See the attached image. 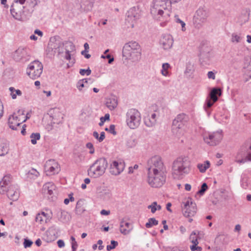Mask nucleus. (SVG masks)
Listing matches in <instances>:
<instances>
[{
	"label": "nucleus",
	"mask_w": 251,
	"mask_h": 251,
	"mask_svg": "<svg viewBox=\"0 0 251 251\" xmlns=\"http://www.w3.org/2000/svg\"><path fill=\"white\" fill-rule=\"evenodd\" d=\"M148 182L152 187L159 188L166 182V168L161 158L154 156L151 158L147 163Z\"/></svg>",
	"instance_id": "f257e3e1"
},
{
	"label": "nucleus",
	"mask_w": 251,
	"mask_h": 251,
	"mask_svg": "<svg viewBox=\"0 0 251 251\" xmlns=\"http://www.w3.org/2000/svg\"><path fill=\"white\" fill-rule=\"evenodd\" d=\"M172 175L175 178L181 179L190 172V162L187 157H179L172 165Z\"/></svg>",
	"instance_id": "f03ea898"
},
{
	"label": "nucleus",
	"mask_w": 251,
	"mask_h": 251,
	"mask_svg": "<svg viewBox=\"0 0 251 251\" xmlns=\"http://www.w3.org/2000/svg\"><path fill=\"white\" fill-rule=\"evenodd\" d=\"M11 181V176L6 175L0 181V193L1 194L7 193L8 198L13 201H17L19 197L18 187L17 185L9 186Z\"/></svg>",
	"instance_id": "7ed1b4c3"
},
{
	"label": "nucleus",
	"mask_w": 251,
	"mask_h": 251,
	"mask_svg": "<svg viewBox=\"0 0 251 251\" xmlns=\"http://www.w3.org/2000/svg\"><path fill=\"white\" fill-rule=\"evenodd\" d=\"M108 166L107 161L105 158L100 157L97 159L88 170V175L94 178L102 176Z\"/></svg>",
	"instance_id": "20e7f679"
},
{
	"label": "nucleus",
	"mask_w": 251,
	"mask_h": 251,
	"mask_svg": "<svg viewBox=\"0 0 251 251\" xmlns=\"http://www.w3.org/2000/svg\"><path fill=\"white\" fill-rule=\"evenodd\" d=\"M63 47L64 44L59 36L51 37L46 50V54L50 58L53 56L56 52L60 54L63 51Z\"/></svg>",
	"instance_id": "39448f33"
},
{
	"label": "nucleus",
	"mask_w": 251,
	"mask_h": 251,
	"mask_svg": "<svg viewBox=\"0 0 251 251\" xmlns=\"http://www.w3.org/2000/svg\"><path fill=\"white\" fill-rule=\"evenodd\" d=\"M189 120V116L183 113L177 115L172 123V131L173 134L178 137L183 134L182 128Z\"/></svg>",
	"instance_id": "423d86ee"
},
{
	"label": "nucleus",
	"mask_w": 251,
	"mask_h": 251,
	"mask_svg": "<svg viewBox=\"0 0 251 251\" xmlns=\"http://www.w3.org/2000/svg\"><path fill=\"white\" fill-rule=\"evenodd\" d=\"M140 113L136 109L131 108L128 110L126 114V123L131 129L138 127L141 122Z\"/></svg>",
	"instance_id": "0eeeda50"
},
{
	"label": "nucleus",
	"mask_w": 251,
	"mask_h": 251,
	"mask_svg": "<svg viewBox=\"0 0 251 251\" xmlns=\"http://www.w3.org/2000/svg\"><path fill=\"white\" fill-rule=\"evenodd\" d=\"M170 0H153V5L151 8V13L153 16L162 15L164 10L171 8Z\"/></svg>",
	"instance_id": "6e6552de"
},
{
	"label": "nucleus",
	"mask_w": 251,
	"mask_h": 251,
	"mask_svg": "<svg viewBox=\"0 0 251 251\" xmlns=\"http://www.w3.org/2000/svg\"><path fill=\"white\" fill-rule=\"evenodd\" d=\"M140 46L135 41H131L126 44L123 49V56L127 58L132 57L134 53H135L136 58H140L141 56Z\"/></svg>",
	"instance_id": "1a4fd4ad"
},
{
	"label": "nucleus",
	"mask_w": 251,
	"mask_h": 251,
	"mask_svg": "<svg viewBox=\"0 0 251 251\" xmlns=\"http://www.w3.org/2000/svg\"><path fill=\"white\" fill-rule=\"evenodd\" d=\"M42 193L51 201L57 199L56 187L53 182L46 183L43 186Z\"/></svg>",
	"instance_id": "9d476101"
},
{
	"label": "nucleus",
	"mask_w": 251,
	"mask_h": 251,
	"mask_svg": "<svg viewBox=\"0 0 251 251\" xmlns=\"http://www.w3.org/2000/svg\"><path fill=\"white\" fill-rule=\"evenodd\" d=\"M208 13L203 8H199L194 16L193 23L195 27L200 29L206 21Z\"/></svg>",
	"instance_id": "9b49d317"
},
{
	"label": "nucleus",
	"mask_w": 251,
	"mask_h": 251,
	"mask_svg": "<svg viewBox=\"0 0 251 251\" xmlns=\"http://www.w3.org/2000/svg\"><path fill=\"white\" fill-rule=\"evenodd\" d=\"M182 203L184 204V206L182 207L183 215L186 217L193 216L196 214L197 211L195 203L192 202L191 199H189Z\"/></svg>",
	"instance_id": "f8f14e48"
},
{
	"label": "nucleus",
	"mask_w": 251,
	"mask_h": 251,
	"mask_svg": "<svg viewBox=\"0 0 251 251\" xmlns=\"http://www.w3.org/2000/svg\"><path fill=\"white\" fill-rule=\"evenodd\" d=\"M222 138L221 134L219 132L208 133L203 136L204 142L210 146H216L220 142Z\"/></svg>",
	"instance_id": "ddd939ff"
},
{
	"label": "nucleus",
	"mask_w": 251,
	"mask_h": 251,
	"mask_svg": "<svg viewBox=\"0 0 251 251\" xmlns=\"http://www.w3.org/2000/svg\"><path fill=\"white\" fill-rule=\"evenodd\" d=\"M211 49L206 45H201L200 47V61L201 63L209 64V61L211 56Z\"/></svg>",
	"instance_id": "4468645a"
},
{
	"label": "nucleus",
	"mask_w": 251,
	"mask_h": 251,
	"mask_svg": "<svg viewBox=\"0 0 251 251\" xmlns=\"http://www.w3.org/2000/svg\"><path fill=\"white\" fill-rule=\"evenodd\" d=\"M45 169L47 175L50 176L58 173L60 168L58 164L54 160H48L45 165Z\"/></svg>",
	"instance_id": "2eb2a0df"
},
{
	"label": "nucleus",
	"mask_w": 251,
	"mask_h": 251,
	"mask_svg": "<svg viewBox=\"0 0 251 251\" xmlns=\"http://www.w3.org/2000/svg\"><path fill=\"white\" fill-rule=\"evenodd\" d=\"M125 168V163L124 161H113L110 165V173L113 175L117 176L120 175Z\"/></svg>",
	"instance_id": "dca6fc26"
},
{
	"label": "nucleus",
	"mask_w": 251,
	"mask_h": 251,
	"mask_svg": "<svg viewBox=\"0 0 251 251\" xmlns=\"http://www.w3.org/2000/svg\"><path fill=\"white\" fill-rule=\"evenodd\" d=\"M48 115L51 119V123L59 124L62 121L63 114L57 108L50 109L48 113Z\"/></svg>",
	"instance_id": "f3484780"
},
{
	"label": "nucleus",
	"mask_w": 251,
	"mask_h": 251,
	"mask_svg": "<svg viewBox=\"0 0 251 251\" xmlns=\"http://www.w3.org/2000/svg\"><path fill=\"white\" fill-rule=\"evenodd\" d=\"M160 45L164 50H169L172 47L174 40L170 34H163L160 39Z\"/></svg>",
	"instance_id": "a211bd4d"
},
{
	"label": "nucleus",
	"mask_w": 251,
	"mask_h": 251,
	"mask_svg": "<svg viewBox=\"0 0 251 251\" xmlns=\"http://www.w3.org/2000/svg\"><path fill=\"white\" fill-rule=\"evenodd\" d=\"M43 66L41 62L38 60L32 61V79L39 77L43 72Z\"/></svg>",
	"instance_id": "6ab92c4d"
},
{
	"label": "nucleus",
	"mask_w": 251,
	"mask_h": 251,
	"mask_svg": "<svg viewBox=\"0 0 251 251\" xmlns=\"http://www.w3.org/2000/svg\"><path fill=\"white\" fill-rule=\"evenodd\" d=\"M127 18L126 21L133 22L140 18L139 10L136 7H131L126 13Z\"/></svg>",
	"instance_id": "aec40b11"
},
{
	"label": "nucleus",
	"mask_w": 251,
	"mask_h": 251,
	"mask_svg": "<svg viewBox=\"0 0 251 251\" xmlns=\"http://www.w3.org/2000/svg\"><path fill=\"white\" fill-rule=\"evenodd\" d=\"M8 125L9 127L13 130H18L19 128H21V125L18 121L16 114H13L9 117Z\"/></svg>",
	"instance_id": "412c9836"
},
{
	"label": "nucleus",
	"mask_w": 251,
	"mask_h": 251,
	"mask_svg": "<svg viewBox=\"0 0 251 251\" xmlns=\"http://www.w3.org/2000/svg\"><path fill=\"white\" fill-rule=\"evenodd\" d=\"M133 229L132 224L128 221L123 219L120 222V230L124 235L128 234Z\"/></svg>",
	"instance_id": "4be33fe9"
},
{
	"label": "nucleus",
	"mask_w": 251,
	"mask_h": 251,
	"mask_svg": "<svg viewBox=\"0 0 251 251\" xmlns=\"http://www.w3.org/2000/svg\"><path fill=\"white\" fill-rule=\"evenodd\" d=\"M21 7L24 8V6H21V5H19L17 3H14L11 5L10 12L15 19L17 20L21 19V13L22 12Z\"/></svg>",
	"instance_id": "5701e85b"
},
{
	"label": "nucleus",
	"mask_w": 251,
	"mask_h": 251,
	"mask_svg": "<svg viewBox=\"0 0 251 251\" xmlns=\"http://www.w3.org/2000/svg\"><path fill=\"white\" fill-rule=\"evenodd\" d=\"M27 49L24 48H19L13 53V57L14 59L16 61L25 58L27 55Z\"/></svg>",
	"instance_id": "b1692460"
},
{
	"label": "nucleus",
	"mask_w": 251,
	"mask_h": 251,
	"mask_svg": "<svg viewBox=\"0 0 251 251\" xmlns=\"http://www.w3.org/2000/svg\"><path fill=\"white\" fill-rule=\"evenodd\" d=\"M9 151L8 141L4 139H0V156L6 154Z\"/></svg>",
	"instance_id": "393cba45"
},
{
	"label": "nucleus",
	"mask_w": 251,
	"mask_h": 251,
	"mask_svg": "<svg viewBox=\"0 0 251 251\" xmlns=\"http://www.w3.org/2000/svg\"><path fill=\"white\" fill-rule=\"evenodd\" d=\"M57 218L58 220L62 222H67L70 220V215L65 210H59L57 213Z\"/></svg>",
	"instance_id": "a878e982"
},
{
	"label": "nucleus",
	"mask_w": 251,
	"mask_h": 251,
	"mask_svg": "<svg viewBox=\"0 0 251 251\" xmlns=\"http://www.w3.org/2000/svg\"><path fill=\"white\" fill-rule=\"evenodd\" d=\"M222 94L221 89L218 87H215L212 89L209 93V98L216 102L218 100V97Z\"/></svg>",
	"instance_id": "bb28decb"
},
{
	"label": "nucleus",
	"mask_w": 251,
	"mask_h": 251,
	"mask_svg": "<svg viewBox=\"0 0 251 251\" xmlns=\"http://www.w3.org/2000/svg\"><path fill=\"white\" fill-rule=\"evenodd\" d=\"M50 218V212L45 213V212H42L41 213L37 214L35 218V221L36 222H38L40 224H42L44 222L47 223V220H49Z\"/></svg>",
	"instance_id": "cd10ccee"
},
{
	"label": "nucleus",
	"mask_w": 251,
	"mask_h": 251,
	"mask_svg": "<svg viewBox=\"0 0 251 251\" xmlns=\"http://www.w3.org/2000/svg\"><path fill=\"white\" fill-rule=\"evenodd\" d=\"M13 114H16L18 121H19L21 125H22L23 123L25 122L27 118H29V114L27 113L26 115H25L24 111L22 109H19L16 112H14Z\"/></svg>",
	"instance_id": "c85d7f7f"
},
{
	"label": "nucleus",
	"mask_w": 251,
	"mask_h": 251,
	"mask_svg": "<svg viewBox=\"0 0 251 251\" xmlns=\"http://www.w3.org/2000/svg\"><path fill=\"white\" fill-rule=\"evenodd\" d=\"M244 68L246 69V74L251 78V58L249 57H245V63Z\"/></svg>",
	"instance_id": "c756f323"
},
{
	"label": "nucleus",
	"mask_w": 251,
	"mask_h": 251,
	"mask_svg": "<svg viewBox=\"0 0 251 251\" xmlns=\"http://www.w3.org/2000/svg\"><path fill=\"white\" fill-rule=\"evenodd\" d=\"M117 100L114 98H110L107 100L106 106L111 110L114 109L117 106Z\"/></svg>",
	"instance_id": "7c9ffc66"
},
{
	"label": "nucleus",
	"mask_w": 251,
	"mask_h": 251,
	"mask_svg": "<svg viewBox=\"0 0 251 251\" xmlns=\"http://www.w3.org/2000/svg\"><path fill=\"white\" fill-rule=\"evenodd\" d=\"M156 114L152 113L150 118H147L145 119V125L148 127H151L153 126L155 124L156 122Z\"/></svg>",
	"instance_id": "2f4dec72"
},
{
	"label": "nucleus",
	"mask_w": 251,
	"mask_h": 251,
	"mask_svg": "<svg viewBox=\"0 0 251 251\" xmlns=\"http://www.w3.org/2000/svg\"><path fill=\"white\" fill-rule=\"evenodd\" d=\"M32 180L37 179L35 182L38 186L40 185L41 183L42 182V177L40 176V173L36 169L32 168Z\"/></svg>",
	"instance_id": "473e14b6"
},
{
	"label": "nucleus",
	"mask_w": 251,
	"mask_h": 251,
	"mask_svg": "<svg viewBox=\"0 0 251 251\" xmlns=\"http://www.w3.org/2000/svg\"><path fill=\"white\" fill-rule=\"evenodd\" d=\"M210 162L209 161H205L203 163H199L197 165V167L201 173H204L206 170L210 167Z\"/></svg>",
	"instance_id": "72a5a7b5"
},
{
	"label": "nucleus",
	"mask_w": 251,
	"mask_h": 251,
	"mask_svg": "<svg viewBox=\"0 0 251 251\" xmlns=\"http://www.w3.org/2000/svg\"><path fill=\"white\" fill-rule=\"evenodd\" d=\"M243 37L241 36V33H233L231 35V42L233 43L237 44L240 43Z\"/></svg>",
	"instance_id": "f704fd0d"
},
{
	"label": "nucleus",
	"mask_w": 251,
	"mask_h": 251,
	"mask_svg": "<svg viewBox=\"0 0 251 251\" xmlns=\"http://www.w3.org/2000/svg\"><path fill=\"white\" fill-rule=\"evenodd\" d=\"M9 90L10 92V95L12 97V99H16L17 96H21L22 95V91L19 89H15L13 87L9 88Z\"/></svg>",
	"instance_id": "c9c22d12"
},
{
	"label": "nucleus",
	"mask_w": 251,
	"mask_h": 251,
	"mask_svg": "<svg viewBox=\"0 0 251 251\" xmlns=\"http://www.w3.org/2000/svg\"><path fill=\"white\" fill-rule=\"evenodd\" d=\"M170 68V65L168 63H165L162 64L161 74L164 76H169V74L168 70Z\"/></svg>",
	"instance_id": "e433bc0d"
},
{
	"label": "nucleus",
	"mask_w": 251,
	"mask_h": 251,
	"mask_svg": "<svg viewBox=\"0 0 251 251\" xmlns=\"http://www.w3.org/2000/svg\"><path fill=\"white\" fill-rule=\"evenodd\" d=\"M93 136L97 139L99 142H101L104 139L105 136V132L102 131L100 133V136H99V134L97 131H94L93 133Z\"/></svg>",
	"instance_id": "4c0bfd02"
},
{
	"label": "nucleus",
	"mask_w": 251,
	"mask_h": 251,
	"mask_svg": "<svg viewBox=\"0 0 251 251\" xmlns=\"http://www.w3.org/2000/svg\"><path fill=\"white\" fill-rule=\"evenodd\" d=\"M194 71L193 65H192L191 63H188L186 65V68L185 71V74L190 77L191 76L192 74L193 73V72Z\"/></svg>",
	"instance_id": "58836bf2"
},
{
	"label": "nucleus",
	"mask_w": 251,
	"mask_h": 251,
	"mask_svg": "<svg viewBox=\"0 0 251 251\" xmlns=\"http://www.w3.org/2000/svg\"><path fill=\"white\" fill-rule=\"evenodd\" d=\"M158 222L154 218H150L148 220V222L146 224V227L147 228H151L152 226L157 225Z\"/></svg>",
	"instance_id": "ea45409f"
},
{
	"label": "nucleus",
	"mask_w": 251,
	"mask_h": 251,
	"mask_svg": "<svg viewBox=\"0 0 251 251\" xmlns=\"http://www.w3.org/2000/svg\"><path fill=\"white\" fill-rule=\"evenodd\" d=\"M208 188L207 184L205 182L203 183L201 186V189L197 192V194L200 195V196L203 195L208 189Z\"/></svg>",
	"instance_id": "a19ab883"
},
{
	"label": "nucleus",
	"mask_w": 251,
	"mask_h": 251,
	"mask_svg": "<svg viewBox=\"0 0 251 251\" xmlns=\"http://www.w3.org/2000/svg\"><path fill=\"white\" fill-rule=\"evenodd\" d=\"M190 239L193 244V245H197L199 244L198 239L196 235V232L193 231L190 236Z\"/></svg>",
	"instance_id": "79ce46f5"
},
{
	"label": "nucleus",
	"mask_w": 251,
	"mask_h": 251,
	"mask_svg": "<svg viewBox=\"0 0 251 251\" xmlns=\"http://www.w3.org/2000/svg\"><path fill=\"white\" fill-rule=\"evenodd\" d=\"M214 102H214V101L211 100L210 98L209 99H207L205 101L204 108L205 111L207 112L208 115H209V112L208 111L207 109L210 108L213 105Z\"/></svg>",
	"instance_id": "37998d69"
},
{
	"label": "nucleus",
	"mask_w": 251,
	"mask_h": 251,
	"mask_svg": "<svg viewBox=\"0 0 251 251\" xmlns=\"http://www.w3.org/2000/svg\"><path fill=\"white\" fill-rule=\"evenodd\" d=\"M88 82L87 79H82L79 80L76 84V87L80 91H81L82 88L84 87V83H87Z\"/></svg>",
	"instance_id": "c03bdc74"
},
{
	"label": "nucleus",
	"mask_w": 251,
	"mask_h": 251,
	"mask_svg": "<svg viewBox=\"0 0 251 251\" xmlns=\"http://www.w3.org/2000/svg\"><path fill=\"white\" fill-rule=\"evenodd\" d=\"M118 245L117 241L112 240L111 241V244L106 246V249L108 251L115 249Z\"/></svg>",
	"instance_id": "a18cd8bd"
},
{
	"label": "nucleus",
	"mask_w": 251,
	"mask_h": 251,
	"mask_svg": "<svg viewBox=\"0 0 251 251\" xmlns=\"http://www.w3.org/2000/svg\"><path fill=\"white\" fill-rule=\"evenodd\" d=\"M175 21L176 23L180 24V25H181V27H182V30L185 31L186 30L185 23L179 18L178 15H176L175 16Z\"/></svg>",
	"instance_id": "49530a36"
},
{
	"label": "nucleus",
	"mask_w": 251,
	"mask_h": 251,
	"mask_svg": "<svg viewBox=\"0 0 251 251\" xmlns=\"http://www.w3.org/2000/svg\"><path fill=\"white\" fill-rule=\"evenodd\" d=\"M110 119V115L109 114H106L104 117H101L100 118V122L99 125L100 126H102L103 125L104 122L106 120H108Z\"/></svg>",
	"instance_id": "de8ad7c7"
},
{
	"label": "nucleus",
	"mask_w": 251,
	"mask_h": 251,
	"mask_svg": "<svg viewBox=\"0 0 251 251\" xmlns=\"http://www.w3.org/2000/svg\"><path fill=\"white\" fill-rule=\"evenodd\" d=\"M157 202L154 201L151 205L148 206V209H151V212L154 213L156 211Z\"/></svg>",
	"instance_id": "09e8293b"
},
{
	"label": "nucleus",
	"mask_w": 251,
	"mask_h": 251,
	"mask_svg": "<svg viewBox=\"0 0 251 251\" xmlns=\"http://www.w3.org/2000/svg\"><path fill=\"white\" fill-rule=\"evenodd\" d=\"M91 73V70L88 68L87 69H80L79 74L82 75H89Z\"/></svg>",
	"instance_id": "8fccbe9b"
},
{
	"label": "nucleus",
	"mask_w": 251,
	"mask_h": 251,
	"mask_svg": "<svg viewBox=\"0 0 251 251\" xmlns=\"http://www.w3.org/2000/svg\"><path fill=\"white\" fill-rule=\"evenodd\" d=\"M68 197V198L65 199L64 201V203L66 205L69 204L70 201H75V199L73 197V193L70 194Z\"/></svg>",
	"instance_id": "3c124183"
},
{
	"label": "nucleus",
	"mask_w": 251,
	"mask_h": 251,
	"mask_svg": "<svg viewBox=\"0 0 251 251\" xmlns=\"http://www.w3.org/2000/svg\"><path fill=\"white\" fill-rule=\"evenodd\" d=\"M86 147L90 150L89 153L90 154H93L94 153L95 149L92 143L90 142L87 143L86 145Z\"/></svg>",
	"instance_id": "603ef678"
},
{
	"label": "nucleus",
	"mask_w": 251,
	"mask_h": 251,
	"mask_svg": "<svg viewBox=\"0 0 251 251\" xmlns=\"http://www.w3.org/2000/svg\"><path fill=\"white\" fill-rule=\"evenodd\" d=\"M24 246L25 248L30 247L31 246V240L27 239H25Z\"/></svg>",
	"instance_id": "864d4df0"
},
{
	"label": "nucleus",
	"mask_w": 251,
	"mask_h": 251,
	"mask_svg": "<svg viewBox=\"0 0 251 251\" xmlns=\"http://www.w3.org/2000/svg\"><path fill=\"white\" fill-rule=\"evenodd\" d=\"M115 126L114 125H111L109 127V132L113 135H116L117 132L115 130Z\"/></svg>",
	"instance_id": "5fc2aeb1"
},
{
	"label": "nucleus",
	"mask_w": 251,
	"mask_h": 251,
	"mask_svg": "<svg viewBox=\"0 0 251 251\" xmlns=\"http://www.w3.org/2000/svg\"><path fill=\"white\" fill-rule=\"evenodd\" d=\"M64 58L68 60H71V51L66 50L65 51V55L64 56Z\"/></svg>",
	"instance_id": "6e6d98bb"
},
{
	"label": "nucleus",
	"mask_w": 251,
	"mask_h": 251,
	"mask_svg": "<svg viewBox=\"0 0 251 251\" xmlns=\"http://www.w3.org/2000/svg\"><path fill=\"white\" fill-rule=\"evenodd\" d=\"M197 245H192L190 246V249L192 251H201L202 248L201 247L197 246Z\"/></svg>",
	"instance_id": "4d7b16f0"
},
{
	"label": "nucleus",
	"mask_w": 251,
	"mask_h": 251,
	"mask_svg": "<svg viewBox=\"0 0 251 251\" xmlns=\"http://www.w3.org/2000/svg\"><path fill=\"white\" fill-rule=\"evenodd\" d=\"M84 50H82L81 51V54H84V53H85V52H88L89 49V44L87 43H85L84 44Z\"/></svg>",
	"instance_id": "13d9d810"
},
{
	"label": "nucleus",
	"mask_w": 251,
	"mask_h": 251,
	"mask_svg": "<svg viewBox=\"0 0 251 251\" xmlns=\"http://www.w3.org/2000/svg\"><path fill=\"white\" fill-rule=\"evenodd\" d=\"M207 76L209 79H215V75L212 71H209L208 72Z\"/></svg>",
	"instance_id": "bf43d9fd"
},
{
	"label": "nucleus",
	"mask_w": 251,
	"mask_h": 251,
	"mask_svg": "<svg viewBox=\"0 0 251 251\" xmlns=\"http://www.w3.org/2000/svg\"><path fill=\"white\" fill-rule=\"evenodd\" d=\"M25 127H26V125L25 124L21 125V128H19V130H21V133L23 135H25L26 133Z\"/></svg>",
	"instance_id": "052dcab7"
},
{
	"label": "nucleus",
	"mask_w": 251,
	"mask_h": 251,
	"mask_svg": "<svg viewBox=\"0 0 251 251\" xmlns=\"http://www.w3.org/2000/svg\"><path fill=\"white\" fill-rule=\"evenodd\" d=\"M247 151L248 152L247 155L244 157L246 162L251 161V152H248V151Z\"/></svg>",
	"instance_id": "680f3d73"
},
{
	"label": "nucleus",
	"mask_w": 251,
	"mask_h": 251,
	"mask_svg": "<svg viewBox=\"0 0 251 251\" xmlns=\"http://www.w3.org/2000/svg\"><path fill=\"white\" fill-rule=\"evenodd\" d=\"M3 115V106L1 101H0V119Z\"/></svg>",
	"instance_id": "e2e57ef3"
},
{
	"label": "nucleus",
	"mask_w": 251,
	"mask_h": 251,
	"mask_svg": "<svg viewBox=\"0 0 251 251\" xmlns=\"http://www.w3.org/2000/svg\"><path fill=\"white\" fill-rule=\"evenodd\" d=\"M57 243L58 246L59 248H63L65 246L64 242L62 240H58Z\"/></svg>",
	"instance_id": "0e129e2a"
},
{
	"label": "nucleus",
	"mask_w": 251,
	"mask_h": 251,
	"mask_svg": "<svg viewBox=\"0 0 251 251\" xmlns=\"http://www.w3.org/2000/svg\"><path fill=\"white\" fill-rule=\"evenodd\" d=\"M83 204V201L79 200L77 201L76 204V208H79Z\"/></svg>",
	"instance_id": "69168bd1"
},
{
	"label": "nucleus",
	"mask_w": 251,
	"mask_h": 251,
	"mask_svg": "<svg viewBox=\"0 0 251 251\" xmlns=\"http://www.w3.org/2000/svg\"><path fill=\"white\" fill-rule=\"evenodd\" d=\"M34 33L35 34L38 35L40 37H42L43 35V32L39 29H37L34 30Z\"/></svg>",
	"instance_id": "338daca9"
},
{
	"label": "nucleus",
	"mask_w": 251,
	"mask_h": 251,
	"mask_svg": "<svg viewBox=\"0 0 251 251\" xmlns=\"http://www.w3.org/2000/svg\"><path fill=\"white\" fill-rule=\"evenodd\" d=\"M32 138L36 140H39L40 138V134L39 133H32Z\"/></svg>",
	"instance_id": "774afa93"
}]
</instances>
